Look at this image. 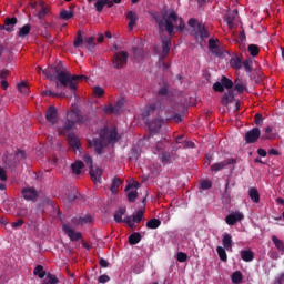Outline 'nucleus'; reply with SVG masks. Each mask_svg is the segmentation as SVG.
<instances>
[{
	"mask_svg": "<svg viewBox=\"0 0 284 284\" xmlns=\"http://www.w3.org/2000/svg\"><path fill=\"white\" fill-rule=\"evenodd\" d=\"M38 72L44 74L47 79H54V74L58 77L59 83L64 88H70L71 90H77V81L81 79L82 75H72L70 71H61V65H58L55 69L50 67L48 69L39 68Z\"/></svg>",
	"mask_w": 284,
	"mask_h": 284,
	"instance_id": "1",
	"label": "nucleus"
},
{
	"mask_svg": "<svg viewBox=\"0 0 284 284\" xmlns=\"http://www.w3.org/2000/svg\"><path fill=\"white\" fill-rule=\"evenodd\" d=\"M74 123H83V116H81L78 110H73L67 114V124L62 130H60V134H68L70 148H73V150H79L81 148L79 138H77V135L73 133H70V130L74 128Z\"/></svg>",
	"mask_w": 284,
	"mask_h": 284,
	"instance_id": "2",
	"label": "nucleus"
},
{
	"mask_svg": "<svg viewBox=\"0 0 284 284\" xmlns=\"http://www.w3.org/2000/svg\"><path fill=\"white\" fill-rule=\"evenodd\" d=\"M158 26L162 32L165 31L171 36L174 32H182L185 28V22H183V19L176 17L174 11H168L163 14L162 20H158Z\"/></svg>",
	"mask_w": 284,
	"mask_h": 284,
	"instance_id": "3",
	"label": "nucleus"
},
{
	"mask_svg": "<svg viewBox=\"0 0 284 284\" xmlns=\"http://www.w3.org/2000/svg\"><path fill=\"white\" fill-rule=\"evenodd\" d=\"M116 140V129H104L100 132V139L94 138L92 141H89L90 148H93L98 154H101L105 145H110Z\"/></svg>",
	"mask_w": 284,
	"mask_h": 284,
	"instance_id": "4",
	"label": "nucleus"
},
{
	"mask_svg": "<svg viewBox=\"0 0 284 284\" xmlns=\"http://www.w3.org/2000/svg\"><path fill=\"white\" fill-rule=\"evenodd\" d=\"M83 160H84V163H87V165L91 168L90 174L94 183H101V175L103 174V171L99 168L92 166V158L90 155L84 154Z\"/></svg>",
	"mask_w": 284,
	"mask_h": 284,
	"instance_id": "5",
	"label": "nucleus"
},
{
	"mask_svg": "<svg viewBox=\"0 0 284 284\" xmlns=\"http://www.w3.org/2000/svg\"><path fill=\"white\" fill-rule=\"evenodd\" d=\"M189 26H191V28H195V32L201 39H207V37H210L207 29H205V24L199 23V21L191 19L189 21Z\"/></svg>",
	"mask_w": 284,
	"mask_h": 284,
	"instance_id": "6",
	"label": "nucleus"
},
{
	"mask_svg": "<svg viewBox=\"0 0 284 284\" xmlns=\"http://www.w3.org/2000/svg\"><path fill=\"white\" fill-rule=\"evenodd\" d=\"M128 52L118 51L113 57V68H125L128 64Z\"/></svg>",
	"mask_w": 284,
	"mask_h": 284,
	"instance_id": "7",
	"label": "nucleus"
},
{
	"mask_svg": "<svg viewBox=\"0 0 284 284\" xmlns=\"http://www.w3.org/2000/svg\"><path fill=\"white\" fill-rule=\"evenodd\" d=\"M139 190V182L132 181L128 184L125 192L129 201L134 202L136 201V196H139V193L136 192Z\"/></svg>",
	"mask_w": 284,
	"mask_h": 284,
	"instance_id": "8",
	"label": "nucleus"
},
{
	"mask_svg": "<svg viewBox=\"0 0 284 284\" xmlns=\"http://www.w3.org/2000/svg\"><path fill=\"white\" fill-rule=\"evenodd\" d=\"M170 48H172L170 39H165L162 41V47L155 48V53L160 57V59H165V57L170 54Z\"/></svg>",
	"mask_w": 284,
	"mask_h": 284,
	"instance_id": "9",
	"label": "nucleus"
},
{
	"mask_svg": "<svg viewBox=\"0 0 284 284\" xmlns=\"http://www.w3.org/2000/svg\"><path fill=\"white\" fill-rule=\"evenodd\" d=\"M234 85V82H232V80L222 77L221 82H215L213 85V90L215 92H223V88H226L227 90L232 89V87Z\"/></svg>",
	"mask_w": 284,
	"mask_h": 284,
	"instance_id": "10",
	"label": "nucleus"
},
{
	"mask_svg": "<svg viewBox=\"0 0 284 284\" xmlns=\"http://www.w3.org/2000/svg\"><path fill=\"white\" fill-rule=\"evenodd\" d=\"M244 215L241 212H233L231 214H229L225 219L227 225H235L236 223H239V221H243Z\"/></svg>",
	"mask_w": 284,
	"mask_h": 284,
	"instance_id": "11",
	"label": "nucleus"
},
{
	"mask_svg": "<svg viewBox=\"0 0 284 284\" xmlns=\"http://www.w3.org/2000/svg\"><path fill=\"white\" fill-rule=\"evenodd\" d=\"M258 136H261V130L258 128L252 129L245 135L246 143L256 142L258 140Z\"/></svg>",
	"mask_w": 284,
	"mask_h": 284,
	"instance_id": "12",
	"label": "nucleus"
},
{
	"mask_svg": "<svg viewBox=\"0 0 284 284\" xmlns=\"http://www.w3.org/2000/svg\"><path fill=\"white\" fill-rule=\"evenodd\" d=\"M143 219V211H138L134 216H128L124 219V223H128L131 227H134L135 223H141Z\"/></svg>",
	"mask_w": 284,
	"mask_h": 284,
	"instance_id": "13",
	"label": "nucleus"
},
{
	"mask_svg": "<svg viewBox=\"0 0 284 284\" xmlns=\"http://www.w3.org/2000/svg\"><path fill=\"white\" fill-rule=\"evenodd\" d=\"M63 230L71 241H79L81 239V233L74 232V229H72L71 225H63Z\"/></svg>",
	"mask_w": 284,
	"mask_h": 284,
	"instance_id": "14",
	"label": "nucleus"
},
{
	"mask_svg": "<svg viewBox=\"0 0 284 284\" xmlns=\"http://www.w3.org/2000/svg\"><path fill=\"white\" fill-rule=\"evenodd\" d=\"M22 196L26 201H34V199H37V191L32 187L23 189Z\"/></svg>",
	"mask_w": 284,
	"mask_h": 284,
	"instance_id": "15",
	"label": "nucleus"
},
{
	"mask_svg": "<svg viewBox=\"0 0 284 284\" xmlns=\"http://www.w3.org/2000/svg\"><path fill=\"white\" fill-rule=\"evenodd\" d=\"M47 121L49 123H55L57 121V108L50 106L49 110L47 111Z\"/></svg>",
	"mask_w": 284,
	"mask_h": 284,
	"instance_id": "16",
	"label": "nucleus"
},
{
	"mask_svg": "<svg viewBox=\"0 0 284 284\" xmlns=\"http://www.w3.org/2000/svg\"><path fill=\"white\" fill-rule=\"evenodd\" d=\"M209 48H210V50H211V52H212L213 54H217V55L221 54V48H220L219 44L216 43V40L210 39V40H209Z\"/></svg>",
	"mask_w": 284,
	"mask_h": 284,
	"instance_id": "17",
	"label": "nucleus"
},
{
	"mask_svg": "<svg viewBox=\"0 0 284 284\" xmlns=\"http://www.w3.org/2000/svg\"><path fill=\"white\" fill-rule=\"evenodd\" d=\"M272 241L276 247V250H278V252H281V254H284V243L283 240L278 239L276 235L272 236Z\"/></svg>",
	"mask_w": 284,
	"mask_h": 284,
	"instance_id": "18",
	"label": "nucleus"
},
{
	"mask_svg": "<svg viewBox=\"0 0 284 284\" xmlns=\"http://www.w3.org/2000/svg\"><path fill=\"white\" fill-rule=\"evenodd\" d=\"M248 196L253 203H258L261 201V195L258 194V190L250 189Z\"/></svg>",
	"mask_w": 284,
	"mask_h": 284,
	"instance_id": "19",
	"label": "nucleus"
},
{
	"mask_svg": "<svg viewBox=\"0 0 284 284\" xmlns=\"http://www.w3.org/2000/svg\"><path fill=\"white\" fill-rule=\"evenodd\" d=\"M224 248H226L227 252L232 250V235L225 234L222 240Z\"/></svg>",
	"mask_w": 284,
	"mask_h": 284,
	"instance_id": "20",
	"label": "nucleus"
},
{
	"mask_svg": "<svg viewBox=\"0 0 284 284\" xmlns=\"http://www.w3.org/2000/svg\"><path fill=\"white\" fill-rule=\"evenodd\" d=\"M126 19H129V30H132L134 28V26H136V13L135 12H132L130 11L128 14H126Z\"/></svg>",
	"mask_w": 284,
	"mask_h": 284,
	"instance_id": "21",
	"label": "nucleus"
},
{
	"mask_svg": "<svg viewBox=\"0 0 284 284\" xmlns=\"http://www.w3.org/2000/svg\"><path fill=\"white\" fill-rule=\"evenodd\" d=\"M88 223H92V216L85 215L84 217H79L74 220L75 225H85Z\"/></svg>",
	"mask_w": 284,
	"mask_h": 284,
	"instance_id": "22",
	"label": "nucleus"
},
{
	"mask_svg": "<svg viewBox=\"0 0 284 284\" xmlns=\"http://www.w3.org/2000/svg\"><path fill=\"white\" fill-rule=\"evenodd\" d=\"M234 101V93L232 91H229L224 97L222 98L223 105H230Z\"/></svg>",
	"mask_w": 284,
	"mask_h": 284,
	"instance_id": "23",
	"label": "nucleus"
},
{
	"mask_svg": "<svg viewBox=\"0 0 284 284\" xmlns=\"http://www.w3.org/2000/svg\"><path fill=\"white\" fill-rule=\"evenodd\" d=\"M125 212H126L125 207H120V209L115 212V214H114V221H115L116 223H121V221H123V216L125 215Z\"/></svg>",
	"mask_w": 284,
	"mask_h": 284,
	"instance_id": "24",
	"label": "nucleus"
},
{
	"mask_svg": "<svg viewBox=\"0 0 284 284\" xmlns=\"http://www.w3.org/2000/svg\"><path fill=\"white\" fill-rule=\"evenodd\" d=\"M237 16H239V12H236V11H233V12L227 14L226 23H227L229 28H233L234 19H236Z\"/></svg>",
	"mask_w": 284,
	"mask_h": 284,
	"instance_id": "25",
	"label": "nucleus"
},
{
	"mask_svg": "<svg viewBox=\"0 0 284 284\" xmlns=\"http://www.w3.org/2000/svg\"><path fill=\"white\" fill-rule=\"evenodd\" d=\"M161 226V221L158 219H152L146 223V227H149V230H156V227Z\"/></svg>",
	"mask_w": 284,
	"mask_h": 284,
	"instance_id": "26",
	"label": "nucleus"
},
{
	"mask_svg": "<svg viewBox=\"0 0 284 284\" xmlns=\"http://www.w3.org/2000/svg\"><path fill=\"white\" fill-rule=\"evenodd\" d=\"M120 186H121V180L119 178L113 179L112 185L110 187L112 194H116V192H119Z\"/></svg>",
	"mask_w": 284,
	"mask_h": 284,
	"instance_id": "27",
	"label": "nucleus"
},
{
	"mask_svg": "<svg viewBox=\"0 0 284 284\" xmlns=\"http://www.w3.org/2000/svg\"><path fill=\"white\" fill-rule=\"evenodd\" d=\"M234 90L237 91V94H243L245 92V84L241 80H236Z\"/></svg>",
	"mask_w": 284,
	"mask_h": 284,
	"instance_id": "28",
	"label": "nucleus"
},
{
	"mask_svg": "<svg viewBox=\"0 0 284 284\" xmlns=\"http://www.w3.org/2000/svg\"><path fill=\"white\" fill-rule=\"evenodd\" d=\"M241 256L246 263H250L254 258L252 251H242Z\"/></svg>",
	"mask_w": 284,
	"mask_h": 284,
	"instance_id": "29",
	"label": "nucleus"
},
{
	"mask_svg": "<svg viewBox=\"0 0 284 284\" xmlns=\"http://www.w3.org/2000/svg\"><path fill=\"white\" fill-rule=\"evenodd\" d=\"M10 26H17L16 18H7L6 19V30L7 32H12V27Z\"/></svg>",
	"mask_w": 284,
	"mask_h": 284,
	"instance_id": "30",
	"label": "nucleus"
},
{
	"mask_svg": "<svg viewBox=\"0 0 284 284\" xmlns=\"http://www.w3.org/2000/svg\"><path fill=\"white\" fill-rule=\"evenodd\" d=\"M73 174H81V170H83V162L77 161L72 164Z\"/></svg>",
	"mask_w": 284,
	"mask_h": 284,
	"instance_id": "31",
	"label": "nucleus"
},
{
	"mask_svg": "<svg viewBox=\"0 0 284 284\" xmlns=\"http://www.w3.org/2000/svg\"><path fill=\"white\" fill-rule=\"evenodd\" d=\"M231 278H232V283L234 284L241 283V281H243V274L236 271L232 274Z\"/></svg>",
	"mask_w": 284,
	"mask_h": 284,
	"instance_id": "32",
	"label": "nucleus"
},
{
	"mask_svg": "<svg viewBox=\"0 0 284 284\" xmlns=\"http://www.w3.org/2000/svg\"><path fill=\"white\" fill-rule=\"evenodd\" d=\"M60 17L61 19H64V21H68L69 19H72V17H74V13L72 12V10H62L60 12Z\"/></svg>",
	"mask_w": 284,
	"mask_h": 284,
	"instance_id": "33",
	"label": "nucleus"
},
{
	"mask_svg": "<svg viewBox=\"0 0 284 284\" xmlns=\"http://www.w3.org/2000/svg\"><path fill=\"white\" fill-rule=\"evenodd\" d=\"M89 3H92L93 0H88ZM105 3H108V0H98L95 2V9L98 12H101L103 8L105 7Z\"/></svg>",
	"mask_w": 284,
	"mask_h": 284,
	"instance_id": "34",
	"label": "nucleus"
},
{
	"mask_svg": "<svg viewBox=\"0 0 284 284\" xmlns=\"http://www.w3.org/2000/svg\"><path fill=\"white\" fill-rule=\"evenodd\" d=\"M28 34H30V26L29 24L23 26L22 28H20L19 37L21 39H23V37H28Z\"/></svg>",
	"mask_w": 284,
	"mask_h": 284,
	"instance_id": "35",
	"label": "nucleus"
},
{
	"mask_svg": "<svg viewBox=\"0 0 284 284\" xmlns=\"http://www.w3.org/2000/svg\"><path fill=\"white\" fill-rule=\"evenodd\" d=\"M230 64H231V68H234L235 70H241V65H242L241 59L232 58Z\"/></svg>",
	"mask_w": 284,
	"mask_h": 284,
	"instance_id": "36",
	"label": "nucleus"
},
{
	"mask_svg": "<svg viewBox=\"0 0 284 284\" xmlns=\"http://www.w3.org/2000/svg\"><path fill=\"white\" fill-rule=\"evenodd\" d=\"M216 252H217L221 261H227V253H225V248H223V246H217Z\"/></svg>",
	"mask_w": 284,
	"mask_h": 284,
	"instance_id": "37",
	"label": "nucleus"
},
{
	"mask_svg": "<svg viewBox=\"0 0 284 284\" xmlns=\"http://www.w3.org/2000/svg\"><path fill=\"white\" fill-rule=\"evenodd\" d=\"M33 274L39 276V278H43V276H45V271L43 270V266L39 265L34 268Z\"/></svg>",
	"mask_w": 284,
	"mask_h": 284,
	"instance_id": "38",
	"label": "nucleus"
},
{
	"mask_svg": "<svg viewBox=\"0 0 284 284\" xmlns=\"http://www.w3.org/2000/svg\"><path fill=\"white\" fill-rule=\"evenodd\" d=\"M141 241V235H139V233H134L129 237V243H131V245H136V243H139Z\"/></svg>",
	"mask_w": 284,
	"mask_h": 284,
	"instance_id": "39",
	"label": "nucleus"
},
{
	"mask_svg": "<svg viewBox=\"0 0 284 284\" xmlns=\"http://www.w3.org/2000/svg\"><path fill=\"white\" fill-rule=\"evenodd\" d=\"M162 124H163V122L161 120H158V121H155V123L154 122L150 123L149 128H150L151 132H156L159 130V128H161Z\"/></svg>",
	"mask_w": 284,
	"mask_h": 284,
	"instance_id": "40",
	"label": "nucleus"
},
{
	"mask_svg": "<svg viewBox=\"0 0 284 284\" xmlns=\"http://www.w3.org/2000/svg\"><path fill=\"white\" fill-rule=\"evenodd\" d=\"M119 108H120V104L118 103V106H112V105H109V106H105L104 108V112L106 114H116V112H119Z\"/></svg>",
	"mask_w": 284,
	"mask_h": 284,
	"instance_id": "41",
	"label": "nucleus"
},
{
	"mask_svg": "<svg viewBox=\"0 0 284 284\" xmlns=\"http://www.w3.org/2000/svg\"><path fill=\"white\" fill-rule=\"evenodd\" d=\"M263 139H274V130L272 126H267L265 129V134L263 135Z\"/></svg>",
	"mask_w": 284,
	"mask_h": 284,
	"instance_id": "42",
	"label": "nucleus"
},
{
	"mask_svg": "<svg viewBox=\"0 0 284 284\" xmlns=\"http://www.w3.org/2000/svg\"><path fill=\"white\" fill-rule=\"evenodd\" d=\"M248 52L252 57H256V54H258L260 50L256 47V44H251V45H248Z\"/></svg>",
	"mask_w": 284,
	"mask_h": 284,
	"instance_id": "43",
	"label": "nucleus"
},
{
	"mask_svg": "<svg viewBox=\"0 0 284 284\" xmlns=\"http://www.w3.org/2000/svg\"><path fill=\"white\" fill-rule=\"evenodd\" d=\"M93 94L95 97H102L103 94H105V90H103V88H101V87H94Z\"/></svg>",
	"mask_w": 284,
	"mask_h": 284,
	"instance_id": "44",
	"label": "nucleus"
},
{
	"mask_svg": "<svg viewBox=\"0 0 284 284\" xmlns=\"http://www.w3.org/2000/svg\"><path fill=\"white\" fill-rule=\"evenodd\" d=\"M176 260L179 261V263H185V261H187V254L179 252L176 254Z\"/></svg>",
	"mask_w": 284,
	"mask_h": 284,
	"instance_id": "45",
	"label": "nucleus"
},
{
	"mask_svg": "<svg viewBox=\"0 0 284 284\" xmlns=\"http://www.w3.org/2000/svg\"><path fill=\"white\" fill-rule=\"evenodd\" d=\"M223 168H225V163L224 162H220V163H215L211 166V170L213 172H219V170H223Z\"/></svg>",
	"mask_w": 284,
	"mask_h": 284,
	"instance_id": "46",
	"label": "nucleus"
},
{
	"mask_svg": "<svg viewBox=\"0 0 284 284\" xmlns=\"http://www.w3.org/2000/svg\"><path fill=\"white\" fill-rule=\"evenodd\" d=\"M40 6L42 9L39 11L38 17H39V19H43V17H45V14H48V8H45L43 2H41Z\"/></svg>",
	"mask_w": 284,
	"mask_h": 284,
	"instance_id": "47",
	"label": "nucleus"
},
{
	"mask_svg": "<svg viewBox=\"0 0 284 284\" xmlns=\"http://www.w3.org/2000/svg\"><path fill=\"white\" fill-rule=\"evenodd\" d=\"M212 187V182L210 180H202L201 181V189L202 190H210Z\"/></svg>",
	"mask_w": 284,
	"mask_h": 284,
	"instance_id": "48",
	"label": "nucleus"
},
{
	"mask_svg": "<svg viewBox=\"0 0 284 284\" xmlns=\"http://www.w3.org/2000/svg\"><path fill=\"white\" fill-rule=\"evenodd\" d=\"M18 90L22 94H28V84H26L24 82H21L20 84H18Z\"/></svg>",
	"mask_w": 284,
	"mask_h": 284,
	"instance_id": "49",
	"label": "nucleus"
},
{
	"mask_svg": "<svg viewBox=\"0 0 284 284\" xmlns=\"http://www.w3.org/2000/svg\"><path fill=\"white\" fill-rule=\"evenodd\" d=\"M57 283H58L57 276L48 275L44 284H57Z\"/></svg>",
	"mask_w": 284,
	"mask_h": 284,
	"instance_id": "50",
	"label": "nucleus"
},
{
	"mask_svg": "<svg viewBox=\"0 0 284 284\" xmlns=\"http://www.w3.org/2000/svg\"><path fill=\"white\" fill-rule=\"evenodd\" d=\"M0 181H2V183H6L8 181V175L6 174V170H3V168L0 166Z\"/></svg>",
	"mask_w": 284,
	"mask_h": 284,
	"instance_id": "51",
	"label": "nucleus"
},
{
	"mask_svg": "<svg viewBox=\"0 0 284 284\" xmlns=\"http://www.w3.org/2000/svg\"><path fill=\"white\" fill-rule=\"evenodd\" d=\"M81 45H83V38H81V36H78V38L74 41V47L81 48Z\"/></svg>",
	"mask_w": 284,
	"mask_h": 284,
	"instance_id": "52",
	"label": "nucleus"
},
{
	"mask_svg": "<svg viewBox=\"0 0 284 284\" xmlns=\"http://www.w3.org/2000/svg\"><path fill=\"white\" fill-rule=\"evenodd\" d=\"M255 123H256V125H263V115L256 114L255 115Z\"/></svg>",
	"mask_w": 284,
	"mask_h": 284,
	"instance_id": "53",
	"label": "nucleus"
},
{
	"mask_svg": "<svg viewBox=\"0 0 284 284\" xmlns=\"http://www.w3.org/2000/svg\"><path fill=\"white\" fill-rule=\"evenodd\" d=\"M275 284H284V273L276 277Z\"/></svg>",
	"mask_w": 284,
	"mask_h": 284,
	"instance_id": "54",
	"label": "nucleus"
},
{
	"mask_svg": "<svg viewBox=\"0 0 284 284\" xmlns=\"http://www.w3.org/2000/svg\"><path fill=\"white\" fill-rule=\"evenodd\" d=\"M110 281V277L108 275H102L99 277L100 283H108Z\"/></svg>",
	"mask_w": 284,
	"mask_h": 284,
	"instance_id": "55",
	"label": "nucleus"
},
{
	"mask_svg": "<svg viewBox=\"0 0 284 284\" xmlns=\"http://www.w3.org/2000/svg\"><path fill=\"white\" fill-rule=\"evenodd\" d=\"M23 225V220H18L17 222L12 223V227H21Z\"/></svg>",
	"mask_w": 284,
	"mask_h": 284,
	"instance_id": "56",
	"label": "nucleus"
},
{
	"mask_svg": "<svg viewBox=\"0 0 284 284\" xmlns=\"http://www.w3.org/2000/svg\"><path fill=\"white\" fill-rule=\"evenodd\" d=\"M257 154H260V156H267V152L264 149H258Z\"/></svg>",
	"mask_w": 284,
	"mask_h": 284,
	"instance_id": "57",
	"label": "nucleus"
},
{
	"mask_svg": "<svg viewBox=\"0 0 284 284\" xmlns=\"http://www.w3.org/2000/svg\"><path fill=\"white\" fill-rule=\"evenodd\" d=\"M85 45H92V43H94V38H88L85 41H84Z\"/></svg>",
	"mask_w": 284,
	"mask_h": 284,
	"instance_id": "58",
	"label": "nucleus"
},
{
	"mask_svg": "<svg viewBox=\"0 0 284 284\" xmlns=\"http://www.w3.org/2000/svg\"><path fill=\"white\" fill-rule=\"evenodd\" d=\"M268 154H271V155H273V156H278V151L275 150V149H271V150L268 151Z\"/></svg>",
	"mask_w": 284,
	"mask_h": 284,
	"instance_id": "59",
	"label": "nucleus"
},
{
	"mask_svg": "<svg viewBox=\"0 0 284 284\" xmlns=\"http://www.w3.org/2000/svg\"><path fill=\"white\" fill-rule=\"evenodd\" d=\"M100 265H101V267H108L109 263H108V261L101 258L100 260Z\"/></svg>",
	"mask_w": 284,
	"mask_h": 284,
	"instance_id": "60",
	"label": "nucleus"
},
{
	"mask_svg": "<svg viewBox=\"0 0 284 284\" xmlns=\"http://www.w3.org/2000/svg\"><path fill=\"white\" fill-rule=\"evenodd\" d=\"M1 87H2L3 90H7L8 89V81L2 80L1 81Z\"/></svg>",
	"mask_w": 284,
	"mask_h": 284,
	"instance_id": "61",
	"label": "nucleus"
},
{
	"mask_svg": "<svg viewBox=\"0 0 284 284\" xmlns=\"http://www.w3.org/2000/svg\"><path fill=\"white\" fill-rule=\"evenodd\" d=\"M43 94L45 97H54V93H52V91H50V90L44 91Z\"/></svg>",
	"mask_w": 284,
	"mask_h": 284,
	"instance_id": "62",
	"label": "nucleus"
},
{
	"mask_svg": "<svg viewBox=\"0 0 284 284\" xmlns=\"http://www.w3.org/2000/svg\"><path fill=\"white\" fill-rule=\"evenodd\" d=\"M276 203H278V205H284V200L282 197H277Z\"/></svg>",
	"mask_w": 284,
	"mask_h": 284,
	"instance_id": "63",
	"label": "nucleus"
},
{
	"mask_svg": "<svg viewBox=\"0 0 284 284\" xmlns=\"http://www.w3.org/2000/svg\"><path fill=\"white\" fill-rule=\"evenodd\" d=\"M244 40H245V33L242 32V33H240V41H244Z\"/></svg>",
	"mask_w": 284,
	"mask_h": 284,
	"instance_id": "64",
	"label": "nucleus"
}]
</instances>
